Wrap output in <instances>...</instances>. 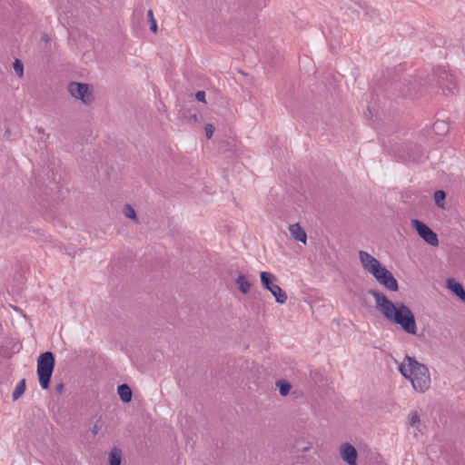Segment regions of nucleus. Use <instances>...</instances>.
<instances>
[{"label": "nucleus", "instance_id": "1", "mask_svg": "<svg viewBox=\"0 0 465 465\" xmlns=\"http://www.w3.org/2000/svg\"><path fill=\"white\" fill-rule=\"evenodd\" d=\"M376 309L390 322L401 326L408 334H417V323L411 310L402 302H392L383 292L371 290Z\"/></svg>", "mask_w": 465, "mask_h": 465}, {"label": "nucleus", "instance_id": "2", "mask_svg": "<svg viewBox=\"0 0 465 465\" xmlns=\"http://www.w3.org/2000/svg\"><path fill=\"white\" fill-rule=\"evenodd\" d=\"M399 371L411 383L416 391L423 393L430 387L429 369L414 357L406 356L400 364Z\"/></svg>", "mask_w": 465, "mask_h": 465}, {"label": "nucleus", "instance_id": "3", "mask_svg": "<svg viewBox=\"0 0 465 465\" xmlns=\"http://www.w3.org/2000/svg\"><path fill=\"white\" fill-rule=\"evenodd\" d=\"M54 367V357L51 351L42 353L37 361V375L42 389L49 388L50 379Z\"/></svg>", "mask_w": 465, "mask_h": 465}, {"label": "nucleus", "instance_id": "4", "mask_svg": "<svg viewBox=\"0 0 465 465\" xmlns=\"http://www.w3.org/2000/svg\"><path fill=\"white\" fill-rule=\"evenodd\" d=\"M359 259L363 270L372 275L375 280L379 278V275H382L383 272H388V269L368 252L360 251Z\"/></svg>", "mask_w": 465, "mask_h": 465}, {"label": "nucleus", "instance_id": "5", "mask_svg": "<svg viewBox=\"0 0 465 465\" xmlns=\"http://www.w3.org/2000/svg\"><path fill=\"white\" fill-rule=\"evenodd\" d=\"M260 276L262 287L270 291L278 303H285L287 302L288 296L286 292L278 284L275 283V275L268 272H262Z\"/></svg>", "mask_w": 465, "mask_h": 465}, {"label": "nucleus", "instance_id": "6", "mask_svg": "<svg viewBox=\"0 0 465 465\" xmlns=\"http://www.w3.org/2000/svg\"><path fill=\"white\" fill-rule=\"evenodd\" d=\"M68 91L74 98L81 100L85 104L93 101V94L87 84L72 82L68 84Z\"/></svg>", "mask_w": 465, "mask_h": 465}, {"label": "nucleus", "instance_id": "7", "mask_svg": "<svg viewBox=\"0 0 465 465\" xmlns=\"http://www.w3.org/2000/svg\"><path fill=\"white\" fill-rule=\"evenodd\" d=\"M412 226L417 231L419 235L431 246H437L439 244V239L437 234L424 223L414 219L411 221Z\"/></svg>", "mask_w": 465, "mask_h": 465}, {"label": "nucleus", "instance_id": "8", "mask_svg": "<svg viewBox=\"0 0 465 465\" xmlns=\"http://www.w3.org/2000/svg\"><path fill=\"white\" fill-rule=\"evenodd\" d=\"M438 84L446 94H454L457 90L456 77L444 69H439L438 71Z\"/></svg>", "mask_w": 465, "mask_h": 465}, {"label": "nucleus", "instance_id": "9", "mask_svg": "<svg viewBox=\"0 0 465 465\" xmlns=\"http://www.w3.org/2000/svg\"><path fill=\"white\" fill-rule=\"evenodd\" d=\"M376 281L389 291L397 292L399 289L396 278L389 270L388 272H383L382 275H379Z\"/></svg>", "mask_w": 465, "mask_h": 465}, {"label": "nucleus", "instance_id": "10", "mask_svg": "<svg viewBox=\"0 0 465 465\" xmlns=\"http://www.w3.org/2000/svg\"><path fill=\"white\" fill-rule=\"evenodd\" d=\"M341 454L344 461L349 465H356L357 451L350 443H344L341 447Z\"/></svg>", "mask_w": 465, "mask_h": 465}, {"label": "nucleus", "instance_id": "11", "mask_svg": "<svg viewBox=\"0 0 465 465\" xmlns=\"http://www.w3.org/2000/svg\"><path fill=\"white\" fill-rule=\"evenodd\" d=\"M289 231L292 235V237L298 241L302 242L303 243H306L307 241V234L305 231L300 226L299 223H293L289 226Z\"/></svg>", "mask_w": 465, "mask_h": 465}, {"label": "nucleus", "instance_id": "12", "mask_svg": "<svg viewBox=\"0 0 465 465\" xmlns=\"http://www.w3.org/2000/svg\"><path fill=\"white\" fill-rule=\"evenodd\" d=\"M447 286L460 300L465 302V291L463 286L460 282H456L454 279H449L447 281Z\"/></svg>", "mask_w": 465, "mask_h": 465}, {"label": "nucleus", "instance_id": "13", "mask_svg": "<svg viewBox=\"0 0 465 465\" xmlns=\"http://www.w3.org/2000/svg\"><path fill=\"white\" fill-rule=\"evenodd\" d=\"M235 282L239 288V290L246 294L250 292V289H251V282L248 281V279L246 278L245 275L243 274H239L238 277L236 278L235 280Z\"/></svg>", "mask_w": 465, "mask_h": 465}, {"label": "nucleus", "instance_id": "14", "mask_svg": "<svg viewBox=\"0 0 465 465\" xmlns=\"http://www.w3.org/2000/svg\"><path fill=\"white\" fill-rule=\"evenodd\" d=\"M123 453L122 450L114 447L109 453V464L110 465H121Z\"/></svg>", "mask_w": 465, "mask_h": 465}, {"label": "nucleus", "instance_id": "15", "mask_svg": "<svg viewBox=\"0 0 465 465\" xmlns=\"http://www.w3.org/2000/svg\"><path fill=\"white\" fill-rule=\"evenodd\" d=\"M118 394L124 402H129L132 400V390L127 384L118 386Z\"/></svg>", "mask_w": 465, "mask_h": 465}, {"label": "nucleus", "instance_id": "16", "mask_svg": "<svg viewBox=\"0 0 465 465\" xmlns=\"http://www.w3.org/2000/svg\"><path fill=\"white\" fill-rule=\"evenodd\" d=\"M25 380L23 379L16 384L13 391V401L18 400L25 393Z\"/></svg>", "mask_w": 465, "mask_h": 465}, {"label": "nucleus", "instance_id": "17", "mask_svg": "<svg viewBox=\"0 0 465 465\" xmlns=\"http://www.w3.org/2000/svg\"><path fill=\"white\" fill-rule=\"evenodd\" d=\"M433 129L437 134H443L448 132V124L444 121H437L433 124Z\"/></svg>", "mask_w": 465, "mask_h": 465}, {"label": "nucleus", "instance_id": "18", "mask_svg": "<svg viewBox=\"0 0 465 465\" xmlns=\"http://www.w3.org/2000/svg\"><path fill=\"white\" fill-rule=\"evenodd\" d=\"M277 387L279 388V391L281 395L286 396L291 390V384L284 381H280L277 382Z\"/></svg>", "mask_w": 465, "mask_h": 465}, {"label": "nucleus", "instance_id": "19", "mask_svg": "<svg viewBox=\"0 0 465 465\" xmlns=\"http://www.w3.org/2000/svg\"><path fill=\"white\" fill-rule=\"evenodd\" d=\"M148 23L150 25V30L153 33L157 32V23L153 16V13L152 10H148L147 12Z\"/></svg>", "mask_w": 465, "mask_h": 465}, {"label": "nucleus", "instance_id": "20", "mask_svg": "<svg viewBox=\"0 0 465 465\" xmlns=\"http://www.w3.org/2000/svg\"><path fill=\"white\" fill-rule=\"evenodd\" d=\"M14 70L15 72V74L19 76V77H23L24 75V65H23V63L16 59L15 62H14Z\"/></svg>", "mask_w": 465, "mask_h": 465}, {"label": "nucleus", "instance_id": "21", "mask_svg": "<svg viewBox=\"0 0 465 465\" xmlns=\"http://www.w3.org/2000/svg\"><path fill=\"white\" fill-rule=\"evenodd\" d=\"M124 215L127 218H130V219H135L136 218V213H135L134 209L131 205H129V204H126L124 206Z\"/></svg>", "mask_w": 465, "mask_h": 465}, {"label": "nucleus", "instance_id": "22", "mask_svg": "<svg viewBox=\"0 0 465 465\" xmlns=\"http://www.w3.org/2000/svg\"><path fill=\"white\" fill-rule=\"evenodd\" d=\"M445 199V193L443 191H437L434 193V200L437 205L442 206V202Z\"/></svg>", "mask_w": 465, "mask_h": 465}, {"label": "nucleus", "instance_id": "23", "mask_svg": "<svg viewBox=\"0 0 465 465\" xmlns=\"http://www.w3.org/2000/svg\"><path fill=\"white\" fill-rule=\"evenodd\" d=\"M409 424L411 427H415L420 424V416L417 412L411 413L410 416Z\"/></svg>", "mask_w": 465, "mask_h": 465}, {"label": "nucleus", "instance_id": "24", "mask_svg": "<svg viewBox=\"0 0 465 465\" xmlns=\"http://www.w3.org/2000/svg\"><path fill=\"white\" fill-rule=\"evenodd\" d=\"M214 133V127L213 124H208L205 125V134L208 139H211Z\"/></svg>", "mask_w": 465, "mask_h": 465}, {"label": "nucleus", "instance_id": "25", "mask_svg": "<svg viewBox=\"0 0 465 465\" xmlns=\"http://www.w3.org/2000/svg\"><path fill=\"white\" fill-rule=\"evenodd\" d=\"M195 98L203 103H205V92L204 91H198L195 94Z\"/></svg>", "mask_w": 465, "mask_h": 465}, {"label": "nucleus", "instance_id": "26", "mask_svg": "<svg viewBox=\"0 0 465 465\" xmlns=\"http://www.w3.org/2000/svg\"><path fill=\"white\" fill-rule=\"evenodd\" d=\"M63 389H64V385L62 383L57 385V387H56V391L59 393H61L63 391Z\"/></svg>", "mask_w": 465, "mask_h": 465}, {"label": "nucleus", "instance_id": "27", "mask_svg": "<svg viewBox=\"0 0 465 465\" xmlns=\"http://www.w3.org/2000/svg\"><path fill=\"white\" fill-rule=\"evenodd\" d=\"M97 431H98V428H97V425H95V426L94 427L93 433H94V434H96V433H97Z\"/></svg>", "mask_w": 465, "mask_h": 465}]
</instances>
